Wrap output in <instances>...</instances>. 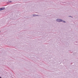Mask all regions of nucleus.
Listing matches in <instances>:
<instances>
[{"mask_svg":"<svg viewBox=\"0 0 78 78\" xmlns=\"http://www.w3.org/2000/svg\"><path fill=\"white\" fill-rule=\"evenodd\" d=\"M5 9V7H2L0 8V11H2V10H4Z\"/></svg>","mask_w":78,"mask_h":78,"instance_id":"obj_2","label":"nucleus"},{"mask_svg":"<svg viewBox=\"0 0 78 78\" xmlns=\"http://www.w3.org/2000/svg\"><path fill=\"white\" fill-rule=\"evenodd\" d=\"M69 17H72V18L73 17H72L71 16H69Z\"/></svg>","mask_w":78,"mask_h":78,"instance_id":"obj_7","label":"nucleus"},{"mask_svg":"<svg viewBox=\"0 0 78 78\" xmlns=\"http://www.w3.org/2000/svg\"><path fill=\"white\" fill-rule=\"evenodd\" d=\"M12 3V1H9V2H8V3Z\"/></svg>","mask_w":78,"mask_h":78,"instance_id":"obj_3","label":"nucleus"},{"mask_svg":"<svg viewBox=\"0 0 78 78\" xmlns=\"http://www.w3.org/2000/svg\"><path fill=\"white\" fill-rule=\"evenodd\" d=\"M36 15H33V16H34H34H36Z\"/></svg>","mask_w":78,"mask_h":78,"instance_id":"obj_4","label":"nucleus"},{"mask_svg":"<svg viewBox=\"0 0 78 78\" xmlns=\"http://www.w3.org/2000/svg\"><path fill=\"white\" fill-rule=\"evenodd\" d=\"M36 16H39V15H36Z\"/></svg>","mask_w":78,"mask_h":78,"instance_id":"obj_6","label":"nucleus"},{"mask_svg":"<svg viewBox=\"0 0 78 78\" xmlns=\"http://www.w3.org/2000/svg\"><path fill=\"white\" fill-rule=\"evenodd\" d=\"M56 21L57 22H62L63 20L61 19H58L56 20Z\"/></svg>","mask_w":78,"mask_h":78,"instance_id":"obj_1","label":"nucleus"},{"mask_svg":"<svg viewBox=\"0 0 78 78\" xmlns=\"http://www.w3.org/2000/svg\"><path fill=\"white\" fill-rule=\"evenodd\" d=\"M62 22H64V23H65V22H66V21H62Z\"/></svg>","mask_w":78,"mask_h":78,"instance_id":"obj_5","label":"nucleus"}]
</instances>
